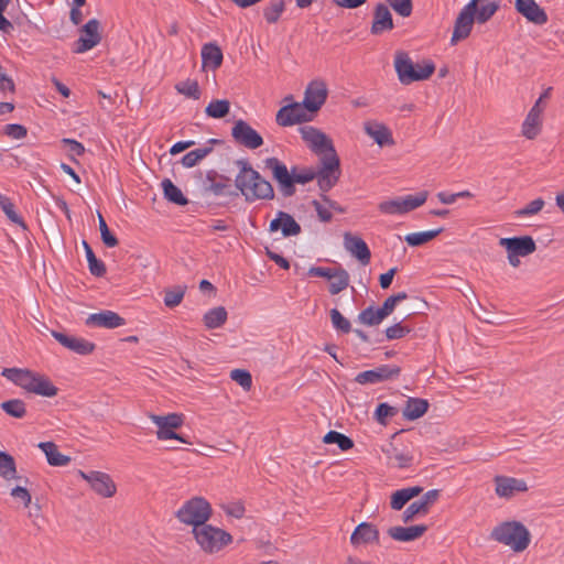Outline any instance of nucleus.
I'll use <instances>...</instances> for the list:
<instances>
[{
    "label": "nucleus",
    "instance_id": "obj_1",
    "mask_svg": "<svg viewBox=\"0 0 564 564\" xmlns=\"http://www.w3.org/2000/svg\"><path fill=\"white\" fill-rule=\"evenodd\" d=\"M240 172L236 176V187L245 196L246 200L272 199L274 191L270 182L264 180L259 172L253 170L247 162L239 161Z\"/></svg>",
    "mask_w": 564,
    "mask_h": 564
},
{
    "label": "nucleus",
    "instance_id": "obj_2",
    "mask_svg": "<svg viewBox=\"0 0 564 564\" xmlns=\"http://www.w3.org/2000/svg\"><path fill=\"white\" fill-rule=\"evenodd\" d=\"M1 375L20 388L37 395L53 398L58 392L46 376L29 369L4 368Z\"/></svg>",
    "mask_w": 564,
    "mask_h": 564
},
{
    "label": "nucleus",
    "instance_id": "obj_3",
    "mask_svg": "<svg viewBox=\"0 0 564 564\" xmlns=\"http://www.w3.org/2000/svg\"><path fill=\"white\" fill-rule=\"evenodd\" d=\"M490 538L509 546L513 552H523L531 541L529 530L518 521L499 523L492 529Z\"/></svg>",
    "mask_w": 564,
    "mask_h": 564
},
{
    "label": "nucleus",
    "instance_id": "obj_4",
    "mask_svg": "<svg viewBox=\"0 0 564 564\" xmlns=\"http://www.w3.org/2000/svg\"><path fill=\"white\" fill-rule=\"evenodd\" d=\"M394 68L401 84L410 85L430 78L435 70L433 62L414 64L405 52H398L394 57Z\"/></svg>",
    "mask_w": 564,
    "mask_h": 564
},
{
    "label": "nucleus",
    "instance_id": "obj_5",
    "mask_svg": "<svg viewBox=\"0 0 564 564\" xmlns=\"http://www.w3.org/2000/svg\"><path fill=\"white\" fill-rule=\"evenodd\" d=\"M210 516V503L202 497L187 500L175 513L180 522L192 525L193 529L206 524Z\"/></svg>",
    "mask_w": 564,
    "mask_h": 564
},
{
    "label": "nucleus",
    "instance_id": "obj_6",
    "mask_svg": "<svg viewBox=\"0 0 564 564\" xmlns=\"http://www.w3.org/2000/svg\"><path fill=\"white\" fill-rule=\"evenodd\" d=\"M192 532L200 549L210 554L219 552L232 541L228 532L207 523L193 529Z\"/></svg>",
    "mask_w": 564,
    "mask_h": 564
},
{
    "label": "nucleus",
    "instance_id": "obj_7",
    "mask_svg": "<svg viewBox=\"0 0 564 564\" xmlns=\"http://www.w3.org/2000/svg\"><path fill=\"white\" fill-rule=\"evenodd\" d=\"M499 245L506 249L509 264L513 268L520 265V258L528 257L536 250L531 236L501 238Z\"/></svg>",
    "mask_w": 564,
    "mask_h": 564
},
{
    "label": "nucleus",
    "instance_id": "obj_8",
    "mask_svg": "<svg viewBox=\"0 0 564 564\" xmlns=\"http://www.w3.org/2000/svg\"><path fill=\"white\" fill-rule=\"evenodd\" d=\"M300 133L307 147L321 158H338L332 140L321 130L304 126L300 128Z\"/></svg>",
    "mask_w": 564,
    "mask_h": 564
},
{
    "label": "nucleus",
    "instance_id": "obj_9",
    "mask_svg": "<svg viewBox=\"0 0 564 564\" xmlns=\"http://www.w3.org/2000/svg\"><path fill=\"white\" fill-rule=\"evenodd\" d=\"M427 199V192H421L416 195H406L389 200H383L378 205L381 213L387 215H403L422 206Z\"/></svg>",
    "mask_w": 564,
    "mask_h": 564
},
{
    "label": "nucleus",
    "instance_id": "obj_10",
    "mask_svg": "<svg viewBox=\"0 0 564 564\" xmlns=\"http://www.w3.org/2000/svg\"><path fill=\"white\" fill-rule=\"evenodd\" d=\"M382 453L386 456L387 464L391 467L406 468L412 465L413 455L406 446L400 444L395 435L392 440L381 447Z\"/></svg>",
    "mask_w": 564,
    "mask_h": 564
},
{
    "label": "nucleus",
    "instance_id": "obj_11",
    "mask_svg": "<svg viewBox=\"0 0 564 564\" xmlns=\"http://www.w3.org/2000/svg\"><path fill=\"white\" fill-rule=\"evenodd\" d=\"M322 167L316 173L315 178L319 189L323 193L328 192L338 181L340 175L339 158H321Z\"/></svg>",
    "mask_w": 564,
    "mask_h": 564
},
{
    "label": "nucleus",
    "instance_id": "obj_12",
    "mask_svg": "<svg viewBox=\"0 0 564 564\" xmlns=\"http://www.w3.org/2000/svg\"><path fill=\"white\" fill-rule=\"evenodd\" d=\"M78 475L86 480L90 488L99 496L110 498L116 494L117 487L111 477L102 471L91 470L78 471Z\"/></svg>",
    "mask_w": 564,
    "mask_h": 564
},
{
    "label": "nucleus",
    "instance_id": "obj_13",
    "mask_svg": "<svg viewBox=\"0 0 564 564\" xmlns=\"http://www.w3.org/2000/svg\"><path fill=\"white\" fill-rule=\"evenodd\" d=\"M267 169L271 170L273 178L278 182L280 191L285 197L295 193V186H292V171L278 158H268L264 160Z\"/></svg>",
    "mask_w": 564,
    "mask_h": 564
},
{
    "label": "nucleus",
    "instance_id": "obj_14",
    "mask_svg": "<svg viewBox=\"0 0 564 564\" xmlns=\"http://www.w3.org/2000/svg\"><path fill=\"white\" fill-rule=\"evenodd\" d=\"M400 367L392 365H381L375 369L359 372L355 381L359 384H376L383 381L392 380L399 377Z\"/></svg>",
    "mask_w": 564,
    "mask_h": 564
},
{
    "label": "nucleus",
    "instance_id": "obj_15",
    "mask_svg": "<svg viewBox=\"0 0 564 564\" xmlns=\"http://www.w3.org/2000/svg\"><path fill=\"white\" fill-rule=\"evenodd\" d=\"M100 41V22L97 19H91L80 29V36L75 43L74 52L85 53L97 46Z\"/></svg>",
    "mask_w": 564,
    "mask_h": 564
},
{
    "label": "nucleus",
    "instance_id": "obj_16",
    "mask_svg": "<svg viewBox=\"0 0 564 564\" xmlns=\"http://www.w3.org/2000/svg\"><path fill=\"white\" fill-rule=\"evenodd\" d=\"M231 135L237 143L251 150L258 149L263 144L262 137L241 119L235 122Z\"/></svg>",
    "mask_w": 564,
    "mask_h": 564
},
{
    "label": "nucleus",
    "instance_id": "obj_17",
    "mask_svg": "<svg viewBox=\"0 0 564 564\" xmlns=\"http://www.w3.org/2000/svg\"><path fill=\"white\" fill-rule=\"evenodd\" d=\"M302 102H290L279 109L275 116L276 123L281 127H290L308 121L311 117Z\"/></svg>",
    "mask_w": 564,
    "mask_h": 564
},
{
    "label": "nucleus",
    "instance_id": "obj_18",
    "mask_svg": "<svg viewBox=\"0 0 564 564\" xmlns=\"http://www.w3.org/2000/svg\"><path fill=\"white\" fill-rule=\"evenodd\" d=\"M327 95L328 90L325 82L319 79L312 80L305 89L302 104L308 111L315 112L325 104Z\"/></svg>",
    "mask_w": 564,
    "mask_h": 564
},
{
    "label": "nucleus",
    "instance_id": "obj_19",
    "mask_svg": "<svg viewBox=\"0 0 564 564\" xmlns=\"http://www.w3.org/2000/svg\"><path fill=\"white\" fill-rule=\"evenodd\" d=\"M440 497V490L432 489L425 492L422 498L417 501L412 502L403 512V521L410 522L417 516H425L430 508L437 501Z\"/></svg>",
    "mask_w": 564,
    "mask_h": 564
},
{
    "label": "nucleus",
    "instance_id": "obj_20",
    "mask_svg": "<svg viewBox=\"0 0 564 564\" xmlns=\"http://www.w3.org/2000/svg\"><path fill=\"white\" fill-rule=\"evenodd\" d=\"M494 481L496 485L495 492L500 498L510 499L516 494L528 490L527 482L523 479L499 475L494 478Z\"/></svg>",
    "mask_w": 564,
    "mask_h": 564
},
{
    "label": "nucleus",
    "instance_id": "obj_21",
    "mask_svg": "<svg viewBox=\"0 0 564 564\" xmlns=\"http://www.w3.org/2000/svg\"><path fill=\"white\" fill-rule=\"evenodd\" d=\"M51 334L62 346L78 355H89L96 348L94 343L82 337L70 336L56 330H52Z\"/></svg>",
    "mask_w": 564,
    "mask_h": 564
},
{
    "label": "nucleus",
    "instance_id": "obj_22",
    "mask_svg": "<svg viewBox=\"0 0 564 564\" xmlns=\"http://www.w3.org/2000/svg\"><path fill=\"white\" fill-rule=\"evenodd\" d=\"M85 324L90 327H102L113 329L126 325V321L118 313L105 310L98 313L90 314L86 318Z\"/></svg>",
    "mask_w": 564,
    "mask_h": 564
},
{
    "label": "nucleus",
    "instance_id": "obj_23",
    "mask_svg": "<svg viewBox=\"0 0 564 564\" xmlns=\"http://www.w3.org/2000/svg\"><path fill=\"white\" fill-rule=\"evenodd\" d=\"M344 247L351 256L360 261L361 264L370 262L371 252L367 243L358 236L350 232L344 234Z\"/></svg>",
    "mask_w": 564,
    "mask_h": 564
},
{
    "label": "nucleus",
    "instance_id": "obj_24",
    "mask_svg": "<svg viewBox=\"0 0 564 564\" xmlns=\"http://www.w3.org/2000/svg\"><path fill=\"white\" fill-rule=\"evenodd\" d=\"M517 11L528 21L542 25L547 22L546 12L534 0H516Z\"/></svg>",
    "mask_w": 564,
    "mask_h": 564
},
{
    "label": "nucleus",
    "instance_id": "obj_25",
    "mask_svg": "<svg viewBox=\"0 0 564 564\" xmlns=\"http://www.w3.org/2000/svg\"><path fill=\"white\" fill-rule=\"evenodd\" d=\"M269 230L271 232L281 230L283 237H292L301 234V226L290 214L280 210L276 218L271 220Z\"/></svg>",
    "mask_w": 564,
    "mask_h": 564
},
{
    "label": "nucleus",
    "instance_id": "obj_26",
    "mask_svg": "<svg viewBox=\"0 0 564 564\" xmlns=\"http://www.w3.org/2000/svg\"><path fill=\"white\" fill-rule=\"evenodd\" d=\"M543 112L539 106H532L529 110L524 121L522 122L521 132L522 134L529 139H535L542 129L543 122Z\"/></svg>",
    "mask_w": 564,
    "mask_h": 564
},
{
    "label": "nucleus",
    "instance_id": "obj_27",
    "mask_svg": "<svg viewBox=\"0 0 564 564\" xmlns=\"http://www.w3.org/2000/svg\"><path fill=\"white\" fill-rule=\"evenodd\" d=\"M364 130L379 147L394 144L391 131L381 122L375 120L366 121Z\"/></svg>",
    "mask_w": 564,
    "mask_h": 564
},
{
    "label": "nucleus",
    "instance_id": "obj_28",
    "mask_svg": "<svg viewBox=\"0 0 564 564\" xmlns=\"http://www.w3.org/2000/svg\"><path fill=\"white\" fill-rule=\"evenodd\" d=\"M391 29H393L391 12L386 4L379 3L375 8L371 33L378 35Z\"/></svg>",
    "mask_w": 564,
    "mask_h": 564
},
{
    "label": "nucleus",
    "instance_id": "obj_29",
    "mask_svg": "<svg viewBox=\"0 0 564 564\" xmlns=\"http://www.w3.org/2000/svg\"><path fill=\"white\" fill-rule=\"evenodd\" d=\"M350 542L352 545H360L379 542V531L378 529L368 522H362L354 530L350 535Z\"/></svg>",
    "mask_w": 564,
    "mask_h": 564
},
{
    "label": "nucleus",
    "instance_id": "obj_30",
    "mask_svg": "<svg viewBox=\"0 0 564 564\" xmlns=\"http://www.w3.org/2000/svg\"><path fill=\"white\" fill-rule=\"evenodd\" d=\"M427 530L424 524L411 527H392L388 530V534L395 541L411 542L421 538Z\"/></svg>",
    "mask_w": 564,
    "mask_h": 564
},
{
    "label": "nucleus",
    "instance_id": "obj_31",
    "mask_svg": "<svg viewBox=\"0 0 564 564\" xmlns=\"http://www.w3.org/2000/svg\"><path fill=\"white\" fill-rule=\"evenodd\" d=\"M219 142L217 139H209L204 147L189 151L182 158V165L187 169L194 167L209 155L213 152V145Z\"/></svg>",
    "mask_w": 564,
    "mask_h": 564
},
{
    "label": "nucleus",
    "instance_id": "obj_32",
    "mask_svg": "<svg viewBox=\"0 0 564 564\" xmlns=\"http://www.w3.org/2000/svg\"><path fill=\"white\" fill-rule=\"evenodd\" d=\"M202 61L204 67L216 69L223 63V52L215 43H207L202 47Z\"/></svg>",
    "mask_w": 564,
    "mask_h": 564
},
{
    "label": "nucleus",
    "instance_id": "obj_33",
    "mask_svg": "<svg viewBox=\"0 0 564 564\" xmlns=\"http://www.w3.org/2000/svg\"><path fill=\"white\" fill-rule=\"evenodd\" d=\"M423 491L420 486L402 488L397 490L391 496V508L393 510H401L412 498L417 497Z\"/></svg>",
    "mask_w": 564,
    "mask_h": 564
},
{
    "label": "nucleus",
    "instance_id": "obj_34",
    "mask_svg": "<svg viewBox=\"0 0 564 564\" xmlns=\"http://www.w3.org/2000/svg\"><path fill=\"white\" fill-rule=\"evenodd\" d=\"M39 447L44 452L51 466H66L70 462V457L62 454L53 442H42Z\"/></svg>",
    "mask_w": 564,
    "mask_h": 564
},
{
    "label": "nucleus",
    "instance_id": "obj_35",
    "mask_svg": "<svg viewBox=\"0 0 564 564\" xmlns=\"http://www.w3.org/2000/svg\"><path fill=\"white\" fill-rule=\"evenodd\" d=\"M429 409V402L424 399L409 398L403 409V416L414 421L423 416Z\"/></svg>",
    "mask_w": 564,
    "mask_h": 564
},
{
    "label": "nucleus",
    "instance_id": "obj_36",
    "mask_svg": "<svg viewBox=\"0 0 564 564\" xmlns=\"http://www.w3.org/2000/svg\"><path fill=\"white\" fill-rule=\"evenodd\" d=\"M164 197L176 205L184 206L188 203L187 198L183 195L182 191L174 185L170 178H164L161 183Z\"/></svg>",
    "mask_w": 564,
    "mask_h": 564
},
{
    "label": "nucleus",
    "instance_id": "obj_37",
    "mask_svg": "<svg viewBox=\"0 0 564 564\" xmlns=\"http://www.w3.org/2000/svg\"><path fill=\"white\" fill-rule=\"evenodd\" d=\"M203 321L207 328H218L226 323L227 311L224 306L214 307L205 313Z\"/></svg>",
    "mask_w": 564,
    "mask_h": 564
},
{
    "label": "nucleus",
    "instance_id": "obj_38",
    "mask_svg": "<svg viewBox=\"0 0 564 564\" xmlns=\"http://www.w3.org/2000/svg\"><path fill=\"white\" fill-rule=\"evenodd\" d=\"M149 417L160 429H178L183 425V415L177 413L167 415L150 414Z\"/></svg>",
    "mask_w": 564,
    "mask_h": 564
},
{
    "label": "nucleus",
    "instance_id": "obj_39",
    "mask_svg": "<svg viewBox=\"0 0 564 564\" xmlns=\"http://www.w3.org/2000/svg\"><path fill=\"white\" fill-rule=\"evenodd\" d=\"M230 111V102L227 99L212 100L205 108V113L214 119L225 118Z\"/></svg>",
    "mask_w": 564,
    "mask_h": 564
},
{
    "label": "nucleus",
    "instance_id": "obj_40",
    "mask_svg": "<svg viewBox=\"0 0 564 564\" xmlns=\"http://www.w3.org/2000/svg\"><path fill=\"white\" fill-rule=\"evenodd\" d=\"M442 231H443V228L427 230V231L412 232V234H408L404 237V240L406 241V243L409 246L417 247V246H422V245L433 240Z\"/></svg>",
    "mask_w": 564,
    "mask_h": 564
},
{
    "label": "nucleus",
    "instance_id": "obj_41",
    "mask_svg": "<svg viewBox=\"0 0 564 564\" xmlns=\"http://www.w3.org/2000/svg\"><path fill=\"white\" fill-rule=\"evenodd\" d=\"M83 247L85 249L88 268L93 275L102 276L106 273V265L102 261L98 260L87 241H83Z\"/></svg>",
    "mask_w": 564,
    "mask_h": 564
},
{
    "label": "nucleus",
    "instance_id": "obj_42",
    "mask_svg": "<svg viewBox=\"0 0 564 564\" xmlns=\"http://www.w3.org/2000/svg\"><path fill=\"white\" fill-rule=\"evenodd\" d=\"M0 408L10 416L22 419L26 414L25 403L20 399H12L4 401Z\"/></svg>",
    "mask_w": 564,
    "mask_h": 564
},
{
    "label": "nucleus",
    "instance_id": "obj_43",
    "mask_svg": "<svg viewBox=\"0 0 564 564\" xmlns=\"http://www.w3.org/2000/svg\"><path fill=\"white\" fill-rule=\"evenodd\" d=\"M349 285V274L343 269H336V273L329 283V293L335 295L344 291Z\"/></svg>",
    "mask_w": 564,
    "mask_h": 564
},
{
    "label": "nucleus",
    "instance_id": "obj_44",
    "mask_svg": "<svg viewBox=\"0 0 564 564\" xmlns=\"http://www.w3.org/2000/svg\"><path fill=\"white\" fill-rule=\"evenodd\" d=\"M323 442L325 444H337L341 451H348L354 447V442L350 437L336 431L326 433L323 437Z\"/></svg>",
    "mask_w": 564,
    "mask_h": 564
},
{
    "label": "nucleus",
    "instance_id": "obj_45",
    "mask_svg": "<svg viewBox=\"0 0 564 564\" xmlns=\"http://www.w3.org/2000/svg\"><path fill=\"white\" fill-rule=\"evenodd\" d=\"M499 3L494 1L489 2L487 4L481 6L478 8V4L476 6V12L474 15V23L477 22L479 24H484L487 21H489L492 15L498 11Z\"/></svg>",
    "mask_w": 564,
    "mask_h": 564
},
{
    "label": "nucleus",
    "instance_id": "obj_46",
    "mask_svg": "<svg viewBox=\"0 0 564 564\" xmlns=\"http://www.w3.org/2000/svg\"><path fill=\"white\" fill-rule=\"evenodd\" d=\"M15 473L14 458L6 452H0V477L11 479L15 477Z\"/></svg>",
    "mask_w": 564,
    "mask_h": 564
},
{
    "label": "nucleus",
    "instance_id": "obj_47",
    "mask_svg": "<svg viewBox=\"0 0 564 564\" xmlns=\"http://www.w3.org/2000/svg\"><path fill=\"white\" fill-rule=\"evenodd\" d=\"M384 319L379 308L375 310L373 306H369L361 311L358 315V321L367 326L379 325Z\"/></svg>",
    "mask_w": 564,
    "mask_h": 564
},
{
    "label": "nucleus",
    "instance_id": "obj_48",
    "mask_svg": "<svg viewBox=\"0 0 564 564\" xmlns=\"http://www.w3.org/2000/svg\"><path fill=\"white\" fill-rule=\"evenodd\" d=\"M175 89L180 94H182L188 98L199 99V97H200V89H199L197 80L186 79V80L180 82L175 85Z\"/></svg>",
    "mask_w": 564,
    "mask_h": 564
},
{
    "label": "nucleus",
    "instance_id": "obj_49",
    "mask_svg": "<svg viewBox=\"0 0 564 564\" xmlns=\"http://www.w3.org/2000/svg\"><path fill=\"white\" fill-rule=\"evenodd\" d=\"M215 172H209L207 174V181L209 182L205 186L206 192H210L216 196H227L231 195L230 186L226 183L215 182L214 180Z\"/></svg>",
    "mask_w": 564,
    "mask_h": 564
},
{
    "label": "nucleus",
    "instance_id": "obj_50",
    "mask_svg": "<svg viewBox=\"0 0 564 564\" xmlns=\"http://www.w3.org/2000/svg\"><path fill=\"white\" fill-rule=\"evenodd\" d=\"M283 11H284V1L283 0H274V1H271L263 9V15L268 23H275L280 19Z\"/></svg>",
    "mask_w": 564,
    "mask_h": 564
},
{
    "label": "nucleus",
    "instance_id": "obj_51",
    "mask_svg": "<svg viewBox=\"0 0 564 564\" xmlns=\"http://www.w3.org/2000/svg\"><path fill=\"white\" fill-rule=\"evenodd\" d=\"M98 224H99V230H100V236H101V240L102 242L108 247V248H113L116 247L119 241L118 239L110 232L108 226H107V223L105 220V218L102 217V215L100 213H98Z\"/></svg>",
    "mask_w": 564,
    "mask_h": 564
},
{
    "label": "nucleus",
    "instance_id": "obj_52",
    "mask_svg": "<svg viewBox=\"0 0 564 564\" xmlns=\"http://www.w3.org/2000/svg\"><path fill=\"white\" fill-rule=\"evenodd\" d=\"M405 299H408V294L405 292L391 295L383 302L382 306L379 307V311L386 318L394 311L395 305Z\"/></svg>",
    "mask_w": 564,
    "mask_h": 564
},
{
    "label": "nucleus",
    "instance_id": "obj_53",
    "mask_svg": "<svg viewBox=\"0 0 564 564\" xmlns=\"http://www.w3.org/2000/svg\"><path fill=\"white\" fill-rule=\"evenodd\" d=\"M330 321L333 326L343 333H349L351 330L350 322L343 316L337 308H332L329 312Z\"/></svg>",
    "mask_w": 564,
    "mask_h": 564
},
{
    "label": "nucleus",
    "instance_id": "obj_54",
    "mask_svg": "<svg viewBox=\"0 0 564 564\" xmlns=\"http://www.w3.org/2000/svg\"><path fill=\"white\" fill-rule=\"evenodd\" d=\"M230 379L237 382L243 390H250L252 377L249 371L243 369H234L230 371Z\"/></svg>",
    "mask_w": 564,
    "mask_h": 564
},
{
    "label": "nucleus",
    "instance_id": "obj_55",
    "mask_svg": "<svg viewBox=\"0 0 564 564\" xmlns=\"http://www.w3.org/2000/svg\"><path fill=\"white\" fill-rule=\"evenodd\" d=\"M0 206L7 217L14 224L23 225L22 218L15 213L13 203L0 193Z\"/></svg>",
    "mask_w": 564,
    "mask_h": 564
},
{
    "label": "nucleus",
    "instance_id": "obj_56",
    "mask_svg": "<svg viewBox=\"0 0 564 564\" xmlns=\"http://www.w3.org/2000/svg\"><path fill=\"white\" fill-rule=\"evenodd\" d=\"M184 294L185 289L182 286H177L172 290H166L164 294V304L167 307H175L182 302Z\"/></svg>",
    "mask_w": 564,
    "mask_h": 564
},
{
    "label": "nucleus",
    "instance_id": "obj_57",
    "mask_svg": "<svg viewBox=\"0 0 564 564\" xmlns=\"http://www.w3.org/2000/svg\"><path fill=\"white\" fill-rule=\"evenodd\" d=\"M544 205H545V202L542 198H536V199L530 202L523 208L518 209L516 212V215L518 217H528V216L536 215L538 213H540L542 210Z\"/></svg>",
    "mask_w": 564,
    "mask_h": 564
},
{
    "label": "nucleus",
    "instance_id": "obj_58",
    "mask_svg": "<svg viewBox=\"0 0 564 564\" xmlns=\"http://www.w3.org/2000/svg\"><path fill=\"white\" fill-rule=\"evenodd\" d=\"M389 6L401 17L406 18L412 13V0H386Z\"/></svg>",
    "mask_w": 564,
    "mask_h": 564
},
{
    "label": "nucleus",
    "instance_id": "obj_59",
    "mask_svg": "<svg viewBox=\"0 0 564 564\" xmlns=\"http://www.w3.org/2000/svg\"><path fill=\"white\" fill-rule=\"evenodd\" d=\"M316 176V173L313 170H303L301 172H297L295 167L292 169V186L295 185V183L299 184H306L311 181H313Z\"/></svg>",
    "mask_w": 564,
    "mask_h": 564
},
{
    "label": "nucleus",
    "instance_id": "obj_60",
    "mask_svg": "<svg viewBox=\"0 0 564 564\" xmlns=\"http://www.w3.org/2000/svg\"><path fill=\"white\" fill-rule=\"evenodd\" d=\"M411 332V328L403 326L401 323H397L386 329V336L388 339H400Z\"/></svg>",
    "mask_w": 564,
    "mask_h": 564
},
{
    "label": "nucleus",
    "instance_id": "obj_61",
    "mask_svg": "<svg viewBox=\"0 0 564 564\" xmlns=\"http://www.w3.org/2000/svg\"><path fill=\"white\" fill-rule=\"evenodd\" d=\"M312 205L314 206L315 212L321 221L328 223L332 220L333 215L332 212L328 210L327 205L322 200H313Z\"/></svg>",
    "mask_w": 564,
    "mask_h": 564
},
{
    "label": "nucleus",
    "instance_id": "obj_62",
    "mask_svg": "<svg viewBox=\"0 0 564 564\" xmlns=\"http://www.w3.org/2000/svg\"><path fill=\"white\" fill-rule=\"evenodd\" d=\"M397 412V409L388 403H380L376 409V419L378 422L384 423L387 417L395 415Z\"/></svg>",
    "mask_w": 564,
    "mask_h": 564
},
{
    "label": "nucleus",
    "instance_id": "obj_63",
    "mask_svg": "<svg viewBox=\"0 0 564 564\" xmlns=\"http://www.w3.org/2000/svg\"><path fill=\"white\" fill-rule=\"evenodd\" d=\"M335 273H336V269H332V268L311 267L308 269V275L325 278L329 281L333 280Z\"/></svg>",
    "mask_w": 564,
    "mask_h": 564
},
{
    "label": "nucleus",
    "instance_id": "obj_64",
    "mask_svg": "<svg viewBox=\"0 0 564 564\" xmlns=\"http://www.w3.org/2000/svg\"><path fill=\"white\" fill-rule=\"evenodd\" d=\"M4 132L12 139L19 140L26 135V128L21 124L11 123L6 126Z\"/></svg>",
    "mask_w": 564,
    "mask_h": 564
}]
</instances>
